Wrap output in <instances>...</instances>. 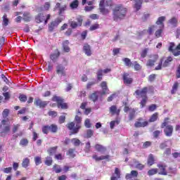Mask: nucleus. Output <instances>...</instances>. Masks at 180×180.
I'll list each match as a JSON object with an SVG mask.
<instances>
[{"label": "nucleus", "instance_id": "f3484780", "mask_svg": "<svg viewBox=\"0 0 180 180\" xmlns=\"http://www.w3.org/2000/svg\"><path fill=\"white\" fill-rule=\"evenodd\" d=\"M137 175H139V172L136 170H132L130 174L126 175V179L131 180L132 178H137Z\"/></svg>", "mask_w": 180, "mask_h": 180}, {"label": "nucleus", "instance_id": "393cba45", "mask_svg": "<svg viewBox=\"0 0 180 180\" xmlns=\"http://www.w3.org/2000/svg\"><path fill=\"white\" fill-rule=\"evenodd\" d=\"M110 112L112 115H119V113H120V110L117 109V107H116V105H112L110 108Z\"/></svg>", "mask_w": 180, "mask_h": 180}, {"label": "nucleus", "instance_id": "6e6552de", "mask_svg": "<svg viewBox=\"0 0 180 180\" xmlns=\"http://www.w3.org/2000/svg\"><path fill=\"white\" fill-rule=\"evenodd\" d=\"M50 19V14H48L46 16H44V14H39L36 17L37 23H41V22H44V24H47V20Z\"/></svg>", "mask_w": 180, "mask_h": 180}, {"label": "nucleus", "instance_id": "6e6d98bb", "mask_svg": "<svg viewBox=\"0 0 180 180\" xmlns=\"http://www.w3.org/2000/svg\"><path fill=\"white\" fill-rule=\"evenodd\" d=\"M147 53H148V49H143L141 53V57L144 58L147 56Z\"/></svg>", "mask_w": 180, "mask_h": 180}, {"label": "nucleus", "instance_id": "f03ea898", "mask_svg": "<svg viewBox=\"0 0 180 180\" xmlns=\"http://www.w3.org/2000/svg\"><path fill=\"white\" fill-rule=\"evenodd\" d=\"M68 64V60H67L65 58H63L62 64H58L56 66V74H58L59 77H65V75H67V68H65V66Z\"/></svg>", "mask_w": 180, "mask_h": 180}, {"label": "nucleus", "instance_id": "b1692460", "mask_svg": "<svg viewBox=\"0 0 180 180\" xmlns=\"http://www.w3.org/2000/svg\"><path fill=\"white\" fill-rule=\"evenodd\" d=\"M154 162H155V158H154V155L153 154H150L148 157V165H149V167H151V165H154Z\"/></svg>", "mask_w": 180, "mask_h": 180}, {"label": "nucleus", "instance_id": "bf43d9fd", "mask_svg": "<svg viewBox=\"0 0 180 180\" xmlns=\"http://www.w3.org/2000/svg\"><path fill=\"white\" fill-rule=\"evenodd\" d=\"M3 117L4 119H6V117H8V115H9V110L8 109H5L3 112Z\"/></svg>", "mask_w": 180, "mask_h": 180}, {"label": "nucleus", "instance_id": "4be33fe9", "mask_svg": "<svg viewBox=\"0 0 180 180\" xmlns=\"http://www.w3.org/2000/svg\"><path fill=\"white\" fill-rule=\"evenodd\" d=\"M153 58L154 60L150 59L149 60H148L146 63V65H148V67H153V65L155 64V62L158 60V55H154Z\"/></svg>", "mask_w": 180, "mask_h": 180}, {"label": "nucleus", "instance_id": "c85d7f7f", "mask_svg": "<svg viewBox=\"0 0 180 180\" xmlns=\"http://www.w3.org/2000/svg\"><path fill=\"white\" fill-rule=\"evenodd\" d=\"M148 124V122L144 121L143 122H138L135 123V127H146Z\"/></svg>", "mask_w": 180, "mask_h": 180}, {"label": "nucleus", "instance_id": "dca6fc26", "mask_svg": "<svg viewBox=\"0 0 180 180\" xmlns=\"http://www.w3.org/2000/svg\"><path fill=\"white\" fill-rule=\"evenodd\" d=\"M124 83L126 85H130L133 82V79L129 77V74L124 73L123 76Z\"/></svg>", "mask_w": 180, "mask_h": 180}, {"label": "nucleus", "instance_id": "69168bd1", "mask_svg": "<svg viewBox=\"0 0 180 180\" xmlns=\"http://www.w3.org/2000/svg\"><path fill=\"white\" fill-rule=\"evenodd\" d=\"M19 99L21 102H26V101L27 100V97L25 95H20L19 96Z\"/></svg>", "mask_w": 180, "mask_h": 180}, {"label": "nucleus", "instance_id": "e433bc0d", "mask_svg": "<svg viewBox=\"0 0 180 180\" xmlns=\"http://www.w3.org/2000/svg\"><path fill=\"white\" fill-rule=\"evenodd\" d=\"M157 119H158V113L155 112L150 117L149 122L153 123V122H155Z\"/></svg>", "mask_w": 180, "mask_h": 180}, {"label": "nucleus", "instance_id": "864d4df0", "mask_svg": "<svg viewBox=\"0 0 180 180\" xmlns=\"http://www.w3.org/2000/svg\"><path fill=\"white\" fill-rule=\"evenodd\" d=\"M84 151L86 153H89V151H91V142H87L86 143V146H85V148H84Z\"/></svg>", "mask_w": 180, "mask_h": 180}, {"label": "nucleus", "instance_id": "1a4fd4ad", "mask_svg": "<svg viewBox=\"0 0 180 180\" xmlns=\"http://www.w3.org/2000/svg\"><path fill=\"white\" fill-rule=\"evenodd\" d=\"M68 128L69 130H72V134H75L76 133H78V130L81 129V124H77L75 126V123L70 122L68 124Z\"/></svg>", "mask_w": 180, "mask_h": 180}, {"label": "nucleus", "instance_id": "f257e3e1", "mask_svg": "<svg viewBox=\"0 0 180 180\" xmlns=\"http://www.w3.org/2000/svg\"><path fill=\"white\" fill-rule=\"evenodd\" d=\"M127 13V8H124L122 5H118L115 7L113 11V19L114 20H122L124 19L126 13Z\"/></svg>", "mask_w": 180, "mask_h": 180}, {"label": "nucleus", "instance_id": "680f3d73", "mask_svg": "<svg viewBox=\"0 0 180 180\" xmlns=\"http://www.w3.org/2000/svg\"><path fill=\"white\" fill-rule=\"evenodd\" d=\"M92 136H94V131L91 129L87 130V132H86L87 139L92 137Z\"/></svg>", "mask_w": 180, "mask_h": 180}, {"label": "nucleus", "instance_id": "3c124183", "mask_svg": "<svg viewBox=\"0 0 180 180\" xmlns=\"http://www.w3.org/2000/svg\"><path fill=\"white\" fill-rule=\"evenodd\" d=\"M119 123H120L119 120L111 121L110 122V129H114L115 128V124H119Z\"/></svg>", "mask_w": 180, "mask_h": 180}, {"label": "nucleus", "instance_id": "7ed1b4c3", "mask_svg": "<svg viewBox=\"0 0 180 180\" xmlns=\"http://www.w3.org/2000/svg\"><path fill=\"white\" fill-rule=\"evenodd\" d=\"M11 131V125L8 123V120H1V124H0V136L4 137V136L8 134Z\"/></svg>", "mask_w": 180, "mask_h": 180}, {"label": "nucleus", "instance_id": "f8f14e48", "mask_svg": "<svg viewBox=\"0 0 180 180\" xmlns=\"http://www.w3.org/2000/svg\"><path fill=\"white\" fill-rule=\"evenodd\" d=\"M158 167L159 168L158 169V173L160 175H167V169H166L167 166L162 164H159L158 165Z\"/></svg>", "mask_w": 180, "mask_h": 180}, {"label": "nucleus", "instance_id": "8fccbe9b", "mask_svg": "<svg viewBox=\"0 0 180 180\" xmlns=\"http://www.w3.org/2000/svg\"><path fill=\"white\" fill-rule=\"evenodd\" d=\"M23 16V19L25 22H29V20H30V14L29 13H25Z\"/></svg>", "mask_w": 180, "mask_h": 180}, {"label": "nucleus", "instance_id": "13d9d810", "mask_svg": "<svg viewBox=\"0 0 180 180\" xmlns=\"http://www.w3.org/2000/svg\"><path fill=\"white\" fill-rule=\"evenodd\" d=\"M103 74V70H100L97 72V78L98 79H99V81H101V79H102V75Z\"/></svg>", "mask_w": 180, "mask_h": 180}, {"label": "nucleus", "instance_id": "6ab92c4d", "mask_svg": "<svg viewBox=\"0 0 180 180\" xmlns=\"http://www.w3.org/2000/svg\"><path fill=\"white\" fill-rule=\"evenodd\" d=\"M94 148L96 150V151H98V153H101L102 154H103V153L106 151V147L100 144H96L94 146Z\"/></svg>", "mask_w": 180, "mask_h": 180}, {"label": "nucleus", "instance_id": "a878e982", "mask_svg": "<svg viewBox=\"0 0 180 180\" xmlns=\"http://www.w3.org/2000/svg\"><path fill=\"white\" fill-rule=\"evenodd\" d=\"M98 96H99V92H95L89 96V99L93 102H96V101H98Z\"/></svg>", "mask_w": 180, "mask_h": 180}, {"label": "nucleus", "instance_id": "ea45409f", "mask_svg": "<svg viewBox=\"0 0 180 180\" xmlns=\"http://www.w3.org/2000/svg\"><path fill=\"white\" fill-rule=\"evenodd\" d=\"M71 141L72 144H73V146H75V147H78V146L81 144V141H79V139H72Z\"/></svg>", "mask_w": 180, "mask_h": 180}, {"label": "nucleus", "instance_id": "7c9ffc66", "mask_svg": "<svg viewBox=\"0 0 180 180\" xmlns=\"http://www.w3.org/2000/svg\"><path fill=\"white\" fill-rule=\"evenodd\" d=\"M2 19H3V22H2L3 26H8V25H9V18H8V15L6 14H4Z\"/></svg>", "mask_w": 180, "mask_h": 180}, {"label": "nucleus", "instance_id": "338daca9", "mask_svg": "<svg viewBox=\"0 0 180 180\" xmlns=\"http://www.w3.org/2000/svg\"><path fill=\"white\" fill-rule=\"evenodd\" d=\"M67 9V6H63L59 8V15H61Z\"/></svg>", "mask_w": 180, "mask_h": 180}, {"label": "nucleus", "instance_id": "5fc2aeb1", "mask_svg": "<svg viewBox=\"0 0 180 180\" xmlns=\"http://www.w3.org/2000/svg\"><path fill=\"white\" fill-rule=\"evenodd\" d=\"M75 150L74 149H69L68 154L71 157V158H74V157H75Z\"/></svg>", "mask_w": 180, "mask_h": 180}, {"label": "nucleus", "instance_id": "f704fd0d", "mask_svg": "<svg viewBox=\"0 0 180 180\" xmlns=\"http://www.w3.org/2000/svg\"><path fill=\"white\" fill-rule=\"evenodd\" d=\"M53 171H55L56 174H60V172L63 171V169H61V167H60V165H53Z\"/></svg>", "mask_w": 180, "mask_h": 180}, {"label": "nucleus", "instance_id": "473e14b6", "mask_svg": "<svg viewBox=\"0 0 180 180\" xmlns=\"http://www.w3.org/2000/svg\"><path fill=\"white\" fill-rule=\"evenodd\" d=\"M78 5H79V1H78V0H75L70 4V6L71 9H77L78 8Z\"/></svg>", "mask_w": 180, "mask_h": 180}, {"label": "nucleus", "instance_id": "0eeeda50", "mask_svg": "<svg viewBox=\"0 0 180 180\" xmlns=\"http://www.w3.org/2000/svg\"><path fill=\"white\" fill-rule=\"evenodd\" d=\"M147 91L148 89L147 87H143L142 89H138L135 91V94L136 95V98H147Z\"/></svg>", "mask_w": 180, "mask_h": 180}, {"label": "nucleus", "instance_id": "a19ab883", "mask_svg": "<svg viewBox=\"0 0 180 180\" xmlns=\"http://www.w3.org/2000/svg\"><path fill=\"white\" fill-rule=\"evenodd\" d=\"M57 130V125L51 124V126H49V131H51L52 133H56Z\"/></svg>", "mask_w": 180, "mask_h": 180}, {"label": "nucleus", "instance_id": "a18cd8bd", "mask_svg": "<svg viewBox=\"0 0 180 180\" xmlns=\"http://www.w3.org/2000/svg\"><path fill=\"white\" fill-rule=\"evenodd\" d=\"M56 151H57V147L51 148L48 150L49 154L50 155H53L56 154Z\"/></svg>", "mask_w": 180, "mask_h": 180}, {"label": "nucleus", "instance_id": "39448f33", "mask_svg": "<svg viewBox=\"0 0 180 180\" xmlns=\"http://www.w3.org/2000/svg\"><path fill=\"white\" fill-rule=\"evenodd\" d=\"M169 51H171L175 57L180 56V44L175 48V44L170 43L169 46Z\"/></svg>", "mask_w": 180, "mask_h": 180}, {"label": "nucleus", "instance_id": "e2e57ef3", "mask_svg": "<svg viewBox=\"0 0 180 180\" xmlns=\"http://www.w3.org/2000/svg\"><path fill=\"white\" fill-rule=\"evenodd\" d=\"M136 168H137L138 169H144V165L141 164V163H139V162H136Z\"/></svg>", "mask_w": 180, "mask_h": 180}, {"label": "nucleus", "instance_id": "bb28decb", "mask_svg": "<svg viewBox=\"0 0 180 180\" xmlns=\"http://www.w3.org/2000/svg\"><path fill=\"white\" fill-rule=\"evenodd\" d=\"M30 159L27 158H25L22 160V167L23 168H27V167L30 165Z\"/></svg>", "mask_w": 180, "mask_h": 180}, {"label": "nucleus", "instance_id": "052dcab7", "mask_svg": "<svg viewBox=\"0 0 180 180\" xmlns=\"http://www.w3.org/2000/svg\"><path fill=\"white\" fill-rule=\"evenodd\" d=\"M20 146H26L29 144V141L27 139H22L20 142Z\"/></svg>", "mask_w": 180, "mask_h": 180}, {"label": "nucleus", "instance_id": "79ce46f5", "mask_svg": "<svg viewBox=\"0 0 180 180\" xmlns=\"http://www.w3.org/2000/svg\"><path fill=\"white\" fill-rule=\"evenodd\" d=\"M148 100V97L142 98V100L141 101V103H140L141 108H144L146 106V103H147Z\"/></svg>", "mask_w": 180, "mask_h": 180}, {"label": "nucleus", "instance_id": "423d86ee", "mask_svg": "<svg viewBox=\"0 0 180 180\" xmlns=\"http://www.w3.org/2000/svg\"><path fill=\"white\" fill-rule=\"evenodd\" d=\"M52 101L53 102H57L58 108H61V109H67V108H68L67 103H64V101H63V99L60 96H54L52 98Z\"/></svg>", "mask_w": 180, "mask_h": 180}, {"label": "nucleus", "instance_id": "37998d69", "mask_svg": "<svg viewBox=\"0 0 180 180\" xmlns=\"http://www.w3.org/2000/svg\"><path fill=\"white\" fill-rule=\"evenodd\" d=\"M45 164L46 165H48V167H50L51 164H53V159L51 157H47L45 160Z\"/></svg>", "mask_w": 180, "mask_h": 180}, {"label": "nucleus", "instance_id": "de8ad7c7", "mask_svg": "<svg viewBox=\"0 0 180 180\" xmlns=\"http://www.w3.org/2000/svg\"><path fill=\"white\" fill-rule=\"evenodd\" d=\"M50 2H46L41 9L42 11H49V9H50Z\"/></svg>", "mask_w": 180, "mask_h": 180}, {"label": "nucleus", "instance_id": "9b49d317", "mask_svg": "<svg viewBox=\"0 0 180 180\" xmlns=\"http://www.w3.org/2000/svg\"><path fill=\"white\" fill-rule=\"evenodd\" d=\"M155 29H157V26L155 25L150 26L148 30H143V31L139 32V36H144V34H147V33H148V34H153V32H154V30H155Z\"/></svg>", "mask_w": 180, "mask_h": 180}, {"label": "nucleus", "instance_id": "ddd939ff", "mask_svg": "<svg viewBox=\"0 0 180 180\" xmlns=\"http://www.w3.org/2000/svg\"><path fill=\"white\" fill-rule=\"evenodd\" d=\"M82 25V18H77V22L75 21H72L70 22V26L72 29H77L78 26H81Z\"/></svg>", "mask_w": 180, "mask_h": 180}, {"label": "nucleus", "instance_id": "603ef678", "mask_svg": "<svg viewBox=\"0 0 180 180\" xmlns=\"http://www.w3.org/2000/svg\"><path fill=\"white\" fill-rule=\"evenodd\" d=\"M179 85V84L178 82L174 83L172 89V94H175V92H176Z\"/></svg>", "mask_w": 180, "mask_h": 180}, {"label": "nucleus", "instance_id": "09e8293b", "mask_svg": "<svg viewBox=\"0 0 180 180\" xmlns=\"http://www.w3.org/2000/svg\"><path fill=\"white\" fill-rule=\"evenodd\" d=\"M67 44H68V41H65L64 43H63V50L64 51H65L66 53H69L70 51V47H68L67 46Z\"/></svg>", "mask_w": 180, "mask_h": 180}, {"label": "nucleus", "instance_id": "49530a36", "mask_svg": "<svg viewBox=\"0 0 180 180\" xmlns=\"http://www.w3.org/2000/svg\"><path fill=\"white\" fill-rule=\"evenodd\" d=\"M49 131H50V128L49 125L42 127V133H44V134H48Z\"/></svg>", "mask_w": 180, "mask_h": 180}, {"label": "nucleus", "instance_id": "58836bf2", "mask_svg": "<svg viewBox=\"0 0 180 180\" xmlns=\"http://www.w3.org/2000/svg\"><path fill=\"white\" fill-rule=\"evenodd\" d=\"M155 174H158V169H151L148 171V175L151 176L152 175H155Z\"/></svg>", "mask_w": 180, "mask_h": 180}, {"label": "nucleus", "instance_id": "aec40b11", "mask_svg": "<svg viewBox=\"0 0 180 180\" xmlns=\"http://www.w3.org/2000/svg\"><path fill=\"white\" fill-rule=\"evenodd\" d=\"M34 104L36 105V106H39V108H46V106L47 105V102L42 101L40 99H37L34 101Z\"/></svg>", "mask_w": 180, "mask_h": 180}, {"label": "nucleus", "instance_id": "c756f323", "mask_svg": "<svg viewBox=\"0 0 180 180\" xmlns=\"http://www.w3.org/2000/svg\"><path fill=\"white\" fill-rule=\"evenodd\" d=\"M165 20V16H162L158 18L156 24L157 25H160V27H164V21Z\"/></svg>", "mask_w": 180, "mask_h": 180}, {"label": "nucleus", "instance_id": "20e7f679", "mask_svg": "<svg viewBox=\"0 0 180 180\" xmlns=\"http://www.w3.org/2000/svg\"><path fill=\"white\" fill-rule=\"evenodd\" d=\"M168 118L165 119V122L162 124V129H164L165 134L167 137H171L172 136V131H174V127L172 125H168Z\"/></svg>", "mask_w": 180, "mask_h": 180}, {"label": "nucleus", "instance_id": "a211bd4d", "mask_svg": "<svg viewBox=\"0 0 180 180\" xmlns=\"http://www.w3.org/2000/svg\"><path fill=\"white\" fill-rule=\"evenodd\" d=\"M120 178V170L119 168H115V173L111 176V180H118Z\"/></svg>", "mask_w": 180, "mask_h": 180}, {"label": "nucleus", "instance_id": "2f4dec72", "mask_svg": "<svg viewBox=\"0 0 180 180\" xmlns=\"http://www.w3.org/2000/svg\"><path fill=\"white\" fill-rule=\"evenodd\" d=\"M101 88L103 89V94H108V84L106 83V82H103L101 83Z\"/></svg>", "mask_w": 180, "mask_h": 180}, {"label": "nucleus", "instance_id": "5701e85b", "mask_svg": "<svg viewBox=\"0 0 180 180\" xmlns=\"http://www.w3.org/2000/svg\"><path fill=\"white\" fill-rule=\"evenodd\" d=\"M168 22L172 27H176L178 26V18L173 17L169 20Z\"/></svg>", "mask_w": 180, "mask_h": 180}, {"label": "nucleus", "instance_id": "2eb2a0df", "mask_svg": "<svg viewBox=\"0 0 180 180\" xmlns=\"http://www.w3.org/2000/svg\"><path fill=\"white\" fill-rule=\"evenodd\" d=\"M83 51L86 54V56H88V57L92 56V51L91 50V46H89L88 44H85L84 45Z\"/></svg>", "mask_w": 180, "mask_h": 180}, {"label": "nucleus", "instance_id": "c03bdc74", "mask_svg": "<svg viewBox=\"0 0 180 180\" xmlns=\"http://www.w3.org/2000/svg\"><path fill=\"white\" fill-rule=\"evenodd\" d=\"M34 162L36 165H40L41 164V157L37 156L34 158Z\"/></svg>", "mask_w": 180, "mask_h": 180}, {"label": "nucleus", "instance_id": "774afa93", "mask_svg": "<svg viewBox=\"0 0 180 180\" xmlns=\"http://www.w3.org/2000/svg\"><path fill=\"white\" fill-rule=\"evenodd\" d=\"M96 29H99V25L98 24H94L90 27V30H96Z\"/></svg>", "mask_w": 180, "mask_h": 180}, {"label": "nucleus", "instance_id": "c9c22d12", "mask_svg": "<svg viewBox=\"0 0 180 180\" xmlns=\"http://www.w3.org/2000/svg\"><path fill=\"white\" fill-rule=\"evenodd\" d=\"M172 61V57L169 56L167 60H165L164 63L162 64V67H168L169 65V63Z\"/></svg>", "mask_w": 180, "mask_h": 180}, {"label": "nucleus", "instance_id": "4468645a", "mask_svg": "<svg viewBox=\"0 0 180 180\" xmlns=\"http://www.w3.org/2000/svg\"><path fill=\"white\" fill-rule=\"evenodd\" d=\"M93 159L95 160L96 161H102L103 160H107V161H109V160H110V155H107L98 156V155H93Z\"/></svg>", "mask_w": 180, "mask_h": 180}, {"label": "nucleus", "instance_id": "9d476101", "mask_svg": "<svg viewBox=\"0 0 180 180\" xmlns=\"http://www.w3.org/2000/svg\"><path fill=\"white\" fill-rule=\"evenodd\" d=\"M60 22H63V20L62 18H58L56 19L54 21H53L52 22H51V24L49 26V32H53V30H54V29H56V27H57V26L60 25Z\"/></svg>", "mask_w": 180, "mask_h": 180}, {"label": "nucleus", "instance_id": "4d7b16f0", "mask_svg": "<svg viewBox=\"0 0 180 180\" xmlns=\"http://www.w3.org/2000/svg\"><path fill=\"white\" fill-rule=\"evenodd\" d=\"M132 65H134V68L136 71H138V70H140V68H141V66H140V64L137 63L136 61L132 63Z\"/></svg>", "mask_w": 180, "mask_h": 180}, {"label": "nucleus", "instance_id": "4c0bfd02", "mask_svg": "<svg viewBox=\"0 0 180 180\" xmlns=\"http://www.w3.org/2000/svg\"><path fill=\"white\" fill-rule=\"evenodd\" d=\"M105 4V0H101L100 1V9H101V11L103 13H105V8H106V6H103Z\"/></svg>", "mask_w": 180, "mask_h": 180}, {"label": "nucleus", "instance_id": "cd10ccee", "mask_svg": "<svg viewBox=\"0 0 180 180\" xmlns=\"http://www.w3.org/2000/svg\"><path fill=\"white\" fill-rule=\"evenodd\" d=\"M141 4H143L141 0H136V3L134 6V9H136V11H140V9H141Z\"/></svg>", "mask_w": 180, "mask_h": 180}, {"label": "nucleus", "instance_id": "0e129e2a", "mask_svg": "<svg viewBox=\"0 0 180 180\" xmlns=\"http://www.w3.org/2000/svg\"><path fill=\"white\" fill-rule=\"evenodd\" d=\"M84 126L85 127H86L87 129H89L91 127V121L89 120V119H86L84 122Z\"/></svg>", "mask_w": 180, "mask_h": 180}, {"label": "nucleus", "instance_id": "412c9836", "mask_svg": "<svg viewBox=\"0 0 180 180\" xmlns=\"http://www.w3.org/2000/svg\"><path fill=\"white\" fill-rule=\"evenodd\" d=\"M58 57H60V52L58 50L55 51V52L51 54L50 56L51 60H52L53 63H56V61H57Z\"/></svg>", "mask_w": 180, "mask_h": 180}, {"label": "nucleus", "instance_id": "72a5a7b5", "mask_svg": "<svg viewBox=\"0 0 180 180\" xmlns=\"http://www.w3.org/2000/svg\"><path fill=\"white\" fill-rule=\"evenodd\" d=\"M122 61H124L125 65L127 67H133V63H131V61L130 60V59L125 58L122 60Z\"/></svg>", "mask_w": 180, "mask_h": 180}]
</instances>
